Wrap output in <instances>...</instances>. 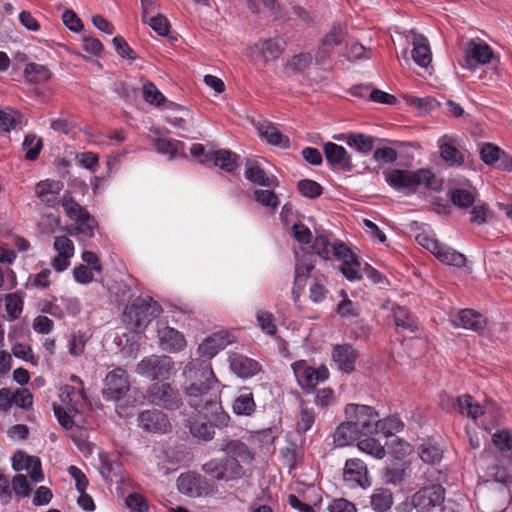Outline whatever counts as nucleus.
<instances>
[{"instance_id": "1a4fd4ad", "label": "nucleus", "mask_w": 512, "mask_h": 512, "mask_svg": "<svg viewBox=\"0 0 512 512\" xmlns=\"http://www.w3.org/2000/svg\"><path fill=\"white\" fill-rule=\"evenodd\" d=\"M129 390L130 382L126 370L117 367L106 375L102 389L105 400L118 402L126 396Z\"/></svg>"}, {"instance_id": "c85d7f7f", "label": "nucleus", "mask_w": 512, "mask_h": 512, "mask_svg": "<svg viewBox=\"0 0 512 512\" xmlns=\"http://www.w3.org/2000/svg\"><path fill=\"white\" fill-rule=\"evenodd\" d=\"M260 136L270 145L279 148H289L290 140L287 136L283 135L281 131L270 122L260 123L258 126Z\"/></svg>"}, {"instance_id": "4c0bfd02", "label": "nucleus", "mask_w": 512, "mask_h": 512, "mask_svg": "<svg viewBox=\"0 0 512 512\" xmlns=\"http://www.w3.org/2000/svg\"><path fill=\"white\" fill-rule=\"evenodd\" d=\"M136 372L151 381L158 379L160 375V356L151 355L144 358L138 363Z\"/></svg>"}, {"instance_id": "f257e3e1", "label": "nucleus", "mask_w": 512, "mask_h": 512, "mask_svg": "<svg viewBox=\"0 0 512 512\" xmlns=\"http://www.w3.org/2000/svg\"><path fill=\"white\" fill-rule=\"evenodd\" d=\"M184 374L190 382L185 386V393L193 409L205 416L222 410L216 389L218 380L210 362L193 359L185 366Z\"/></svg>"}, {"instance_id": "f704fd0d", "label": "nucleus", "mask_w": 512, "mask_h": 512, "mask_svg": "<svg viewBox=\"0 0 512 512\" xmlns=\"http://www.w3.org/2000/svg\"><path fill=\"white\" fill-rule=\"evenodd\" d=\"M434 256L443 264L457 268L464 267L467 261L464 254L442 243Z\"/></svg>"}, {"instance_id": "c756f323", "label": "nucleus", "mask_w": 512, "mask_h": 512, "mask_svg": "<svg viewBox=\"0 0 512 512\" xmlns=\"http://www.w3.org/2000/svg\"><path fill=\"white\" fill-rule=\"evenodd\" d=\"M64 185L61 181L44 180L36 185L35 193L42 202L53 207L57 200V195L63 189Z\"/></svg>"}, {"instance_id": "b1692460", "label": "nucleus", "mask_w": 512, "mask_h": 512, "mask_svg": "<svg viewBox=\"0 0 512 512\" xmlns=\"http://www.w3.org/2000/svg\"><path fill=\"white\" fill-rule=\"evenodd\" d=\"M219 450L224 452L227 457L238 459L240 463L251 464L255 460L254 453L238 439L223 440Z\"/></svg>"}, {"instance_id": "412c9836", "label": "nucleus", "mask_w": 512, "mask_h": 512, "mask_svg": "<svg viewBox=\"0 0 512 512\" xmlns=\"http://www.w3.org/2000/svg\"><path fill=\"white\" fill-rule=\"evenodd\" d=\"M53 247L58 256L53 259L52 267L57 272H62L70 265V258L74 255V244L66 236H57L54 239Z\"/></svg>"}, {"instance_id": "39448f33", "label": "nucleus", "mask_w": 512, "mask_h": 512, "mask_svg": "<svg viewBox=\"0 0 512 512\" xmlns=\"http://www.w3.org/2000/svg\"><path fill=\"white\" fill-rule=\"evenodd\" d=\"M157 302L150 296L137 297L124 309L122 319L128 329L134 332L143 331L156 311Z\"/></svg>"}, {"instance_id": "338daca9", "label": "nucleus", "mask_w": 512, "mask_h": 512, "mask_svg": "<svg viewBox=\"0 0 512 512\" xmlns=\"http://www.w3.org/2000/svg\"><path fill=\"white\" fill-rule=\"evenodd\" d=\"M492 443L500 451L512 450V433L510 430L501 429L492 434Z\"/></svg>"}, {"instance_id": "2eb2a0df", "label": "nucleus", "mask_w": 512, "mask_h": 512, "mask_svg": "<svg viewBox=\"0 0 512 512\" xmlns=\"http://www.w3.org/2000/svg\"><path fill=\"white\" fill-rule=\"evenodd\" d=\"M12 468L19 472L26 470L34 482H41L44 475L41 469V461L36 456H30L22 450H18L12 457Z\"/></svg>"}, {"instance_id": "052dcab7", "label": "nucleus", "mask_w": 512, "mask_h": 512, "mask_svg": "<svg viewBox=\"0 0 512 512\" xmlns=\"http://www.w3.org/2000/svg\"><path fill=\"white\" fill-rule=\"evenodd\" d=\"M162 155H168L169 160L185 157L184 143L178 140L162 138Z\"/></svg>"}, {"instance_id": "7ed1b4c3", "label": "nucleus", "mask_w": 512, "mask_h": 512, "mask_svg": "<svg viewBox=\"0 0 512 512\" xmlns=\"http://www.w3.org/2000/svg\"><path fill=\"white\" fill-rule=\"evenodd\" d=\"M384 175L388 185L396 190L415 191L419 187L436 189L435 175L430 169L421 168L416 171L392 169Z\"/></svg>"}, {"instance_id": "473e14b6", "label": "nucleus", "mask_w": 512, "mask_h": 512, "mask_svg": "<svg viewBox=\"0 0 512 512\" xmlns=\"http://www.w3.org/2000/svg\"><path fill=\"white\" fill-rule=\"evenodd\" d=\"M186 347L184 335L178 330L165 327L162 329V351L179 352Z\"/></svg>"}, {"instance_id": "a878e982", "label": "nucleus", "mask_w": 512, "mask_h": 512, "mask_svg": "<svg viewBox=\"0 0 512 512\" xmlns=\"http://www.w3.org/2000/svg\"><path fill=\"white\" fill-rule=\"evenodd\" d=\"M286 43L281 38H271L258 41L254 44L253 50L257 52L264 62L277 60L284 52Z\"/></svg>"}, {"instance_id": "4d7b16f0", "label": "nucleus", "mask_w": 512, "mask_h": 512, "mask_svg": "<svg viewBox=\"0 0 512 512\" xmlns=\"http://www.w3.org/2000/svg\"><path fill=\"white\" fill-rule=\"evenodd\" d=\"M254 199L262 206L276 210L280 204L279 198L272 190L256 189Z\"/></svg>"}, {"instance_id": "a19ab883", "label": "nucleus", "mask_w": 512, "mask_h": 512, "mask_svg": "<svg viewBox=\"0 0 512 512\" xmlns=\"http://www.w3.org/2000/svg\"><path fill=\"white\" fill-rule=\"evenodd\" d=\"M316 420V413L312 407L308 406V403L301 400L299 403V416L296 424L297 432L306 433L314 425Z\"/></svg>"}, {"instance_id": "13d9d810", "label": "nucleus", "mask_w": 512, "mask_h": 512, "mask_svg": "<svg viewBox=\"0 0 512 512\" xmlns=\"http://www.w3.org/2000/svg\"><path fill=\"white\" fill-rule=\"evenodd\" d=\"M297 188L302 196L310 199L319 197L323 192L322 186L311 179L300 180L297 183Z\"/></svg>"}, {"instance_id": "774afa93", "label": "nucleus", "mask_w": 512, "mask_h": 512, "mask_svg": "<svg viewBox=\"0 0 512 512\" xmlns=\"http://www.w3.org/2000/svg\"><path fill=\"white\" fill-rule=\"evenodd\" d=\"M5 302L6 311L9 317L11 319H17L23 310L22 298L17 293L7 294Z\"/></svg>"}, {"instance_id": "4be33fe9", "label": "nucleus", "mask_w": 512, "mask_h": 512, "mask_svg": "<svg viewBox=\"0 0 512 512\" xmlns=\"http://www.w3.org/2000/svg\"><path fill=\"white\" fill-rule=\"evenodd\" d=\"M232 341L227 333L218 332L203 340L198 347V353L201 357L206 358L208 361L218 354L221 350L225 349Z\"/></svg>"}, {"instance_id": "393cba45", "label": "nucleus", "mask_w": 512, "mask_h": 512, "mask_svg": "<svg viewBox=\"0 0 512 512\" xmlns=\"http://www.w3.org/2000/svg\"><path fill=\"white\" fill-rule=\"evenodd\" d=\"M231 408L237 416H252L256 411L252 389L247 386L239 388L238 395L234 398Z\"/></svg>"}, {"instance_id": "a211bd4d", "label": "nucleus", "mask_w": 512, "mask_h": 512, "mask_svg": "<svg viewBox=\"0 0 512 512\" xmlns=\"http://www.w3.org/2000/svg\"><path fill=\"white\" fill-rule=\"evenodd\" d=\"M162 117L177 128H184L188 119L192 117L191 111L183 105L169 101L162 94Z\"/></svg>"}, {"instance_id": "ea45409f", "label": "nucleus", "mask_w": 512, "mask_h": 512, "mask_svg": "<svg viewBox=\"0 0 512 512\" xmlns=\"http://www.w3.org/2000/svg\"><path fill=\"white\" fill-rule=\"evenodd\" d=\"M370 503L376 512H387L393 505V494L389 489L377 488L370 497Z\"/></svg>"}, {"instance_id": "6e6d98bb", "label": "nucleus", "mask_w": 512, "mask_h": 512, "mask_svg": "<svg viewBox=\"0 0 512 512\" xmlns=\"http://www.w3.org/2000/svg\"><path fill=\"white\" fill-rule=\"evenodd\" d=\"M42 139L36 135H27L23 142V150L26 151L25 158L34 161L38 158L42 149Z\"/></svg>"}, {"instance_id": "864d4df0", "label": "nucleus", "mask_w": 512, "mask_h": 512, "mask_svg": "<svg viewBox=\"0 0 512 512\" xmlns=\"http://www.w3.org/2000/svg\"><path fill=\"white\" fill-rule=\"evenodd\" d=\"M142 5V20L145 24L150 26L158 35H160V14L149 16L155 8L152 0H141Z\"/></svg>"}, {"instance_id": "bb28decb", "label": "nucleus", "mask_w": 512, "mask_h": 512, "mask_svg": "<svg viewBox=\"0 0 512 512\" xmlns=\"http://www.w3.org/2000/svg\"><path fill=\"white\" fill-rule=\"evenodd\" d=\"M245 177L253 184L276 188L279 181L275 176H267L265 171L254 161L246 162Z\"/></svg>"}, {"instance_id": "09e8293b", "label": "nucleus", "mask_w": 512, "mask_h": 512, "mask_svg": "<svg viewBox=\"0 0 512 512\" xmlns=\"http://www.w3.org/2000/svg\"><path fill=\"white\" fill-rule=\"evenodd\" d=\"M364 439L358 440V448L360 451L369 454L377 459L384 458L386 451L383 445H381L376 439L364 436Z\"/></svg>"}, {"instance_id": "9d476101", "label": "nucleus", "mask_w": 512, "mask_h": 512, "mask_svg": "<svg viewBox=\"0 0 512 512\" xmlns=\"http://www.w3.org/2000/svg\"><path fill=\"white\" fill-rule=\"evenodd\" d=\"M348 32L344 25H333L321 39L315 54L317 64H324L334 52V48L346 42Z\"/></svg>"}, {"instance_id": "0e129e2a", "label": "nucleus", "mask_w": 512, "mask_h": 512, "mask_svg": "<svg viewBox=\"0 0 512 512\" xmlns=\"http://www.w3.org/2000/svg\"><path fill=\"white\" fill-rule=\"evenodd\" d=\"M258 326L261 330L268 335H275L277 326L275 324V317L272 313L267 311H258L256 315Z\"/></svg>"}, {"instance_id": "8fccbe9b", "label": "nucleus", "mask_w": 512, "mask_h": 512, "mask_svg": "<svg viewBox=\"0 0 512 512\" xmlns=\"http://www.w3.org/2000/svg\"><path fill=\"white\" fill-rule=\"evenodd\" d=\"M139 422L144 430L158 432L160 430V412L157 409L143 411L139 415Z\"/></svg>"}, {"instance_id": "aec40b11", "label": "nucleus", "mask_w": 512, "mask_h": 512, "mask_svg": "<svg viewBox=\"0 0 512 512\" xmlns=\"http://www.w3.org/2000/svg\"><path fill=\"white\" fill-rule=\"evenodd\" d=\"M231 370L240 378H251L261 371V365L254 359L233 352L229 355Z\"/></svg>"}, {"instance_id": "20e7f679", "label": "nucleus", "mask_w": 512, "mask_h": 512, "mask_svg": "<svg viewBox=\"0 0 512 512\" xmlns=\"http://www.w3.org/2000/svg\"><path fill=\"white\" fill-rule=\"evenodd\" d=\"M62 207L70 220L75 223L66 227L67 234L70 236L82 234L87 238L94 237L95 229L98 226L96 219L90 215L86 208L78 204L68 192L62 199Z\"/></svg>"}, {"instance_id": "58836bf2", "label": "nucleus", "mask_w": 512, "mask_h": 512, "mask_svg": "<svg viewBox=\"0 0 512 512\" xmlns=\"http://www.w3.org/2000/svg\"><path fill=\"white\" fill-rule=\"evenodd\" d=\"M376 138L363 133H352L346 138V143L360 153L369 154L375 144Z\"/></svg>"}, {"instance_id": "0eeeda50", "label": "nucleus", "mask_w": 512, "mask_h": 512, "mask_svg": "<svg viewBox=\"0 0 512 512\" xmlns=\"http://www.w3.org/2000/svg\"><path fill=\"white\" fill-rule=\"evenodd\" d=\"M205 474L217 481H236L243 478L246 471L238 459L223 457L211 459L202 466Z\"/></svg>"}, {"instance_id": "5fc2aeb1", "label": "nucleus", "mask_w": 512, "mask_h": 512, "mask_svg": "<svg viewBox=\"0 0 512 512\" xmlns=\"http://www.w3.org/2000/svg\"><path fill=\"white\" fill-rule=\"evenodd\" d=\"M345 45L346 51L343 52L342 55L346 57L348 60H360L364 58H370V51H367V49L358 41L346 39Z\"/></svg>"}, {"instance_id": "423d86ee", "label": "nucleus", "mask_w": 512, "mask_h": 512, "mask_svg": "<svg viewBox=\"0 0 512 512\" xmlns=\"http://www.w3.org/2000/svg\"><path fill=\"white\" fill-rule=\"evenodd\" d=\"M345 415L361 438L377 433L378 412L373 407L351 403Z\"/></svg>"}, {"instance_id": "e2e57ef3", "label": "nucleus", "mask_w": 512, "mask_h": 512, "mask_svg": "<svg viewBox=\"0 0 512 512\" xmlns=\"http://www.w3.org/2000/svg\"><path fill=\"white\" fill-rule=\"evenodd\" d=\"M312 63V55L308 52L295 54L287 63V67L296 73L305 71Z\"/></svg>"}, {"instance_id": "79ce46f5", "label": "nucleus", "mask_w": 512, "mask_h": 512, "mask_svg": "<svg viewBox=\"0 0 512 512\" xmlns=\"http://www.w3.org/2000/svg\"><path fill=\"white\" fill-rule=\"evenodd\" d=\"M183 406L181 395L170 384H162V409L169 411L178 410Z\"/></svg>"}, {"instance_id": "6e6552de", "label": "nucleus", "mask_w": 512, "mask_h": 512, "mask_svg": "<svg viewBox=\"0 0 512 512\" xmlns=\"http://www.w3.org/2000/svg\"><path fill=\"white\" fill-rule=\"evenodd\" d=\"M291 368L297 383L302 390L312 391L318 384L325 382L329 376V370L325 365L313 367L306 360H298L292 363Z\"/></svg>"}, {"instance_id": "72a5a7b5", "label": "nucleus", "mask_w": 512, "mask_h": 512, "mask_svg": "<svg viewBox=\"0 0 512 512\" xmlns=\"http://www.w3.org/2000/svg\"><path fill=\"white\" fill-rule=\"evenodd\" d=\"M482 161L487 165H493L500 169H509L505 160V153L496 145L485 143L480 150Z\"/></svg>"}, {"instance_id": "603ef678", "label": "nucleus", "mask_w": 512, "mask_h": 512, "mask_svg": "<svg viewBox=\"0 0 512 512\" xmlns=\"http://www.w3.org/2000/svg\"><path fill=\"white\" fill-rule=\"evenodd\" d=\"M21 123L20 113L13 109H0V128L5 132H10Z\"/></svg>"}, {"instance_id": "37998d69", "label": "nucleus", "mask_w": 512, "mask_h": 512, "mask_svg": "<svg viewBox=\"0 0 512 512\" xmlns=\"http://www.w3.org/2000/svg\"><path fill=\"white\" fill-rule=\"evenodd\" d=\"M392 312L396 326L409 330L410 332L417 331V322L407 308L397 306L393 308Z\"/></svg>"}, {"instance_id": "a18cd8bd", "label": "nucleus", "mask_w": 512, "mask_h": 512, "mask_svg": "<svg viewBox=\"0 0 512 512\" xmlns=\"http://www.w3.org/2000/svg\"><path fill=\"white\" fill-rule=\"evenodd\" d=\"M25 78L32 83H44L51 77V73L44 65L29 63L24 69Z\"/></svg>"}, {"instance_id": "6ab92c4d", "label": "nucleus", "mask_w": 512, "mask_h": 512, "mask_svg": "<svg viewBox=\"0 0 512 512\" xmlns=\"http://www.w3.org/2000/svg\"><path fill=\"white\" fill-rule=\"evenodd\" d=\"M239 159L238 154L228 149H219L206 156L203 165H213L227 173H233L239 166Z\"/></svg>"}, {"instance_id": "3c124183", "label": "nucleus", "mask_w": 512, "mask_h": 512, "mask_svg": "<svg viewBox=\"0 0 512 512\" xmlns=\"http://www.w3.org/2000/svg\"><path fill=\"white\" fill-rule=\"evenodd\" d=\"M420 458L430 464H436L442 459V450L430 442L423 443L418 448Z\"/></svg>"}, {"instance_id": "c9c22d12", "label": "nucleus", "mask_w": 512, "mask_h": 512, "mask_svg": "<svg viewBox=\"0 0 512 512\" xmlns=\"http://www.w3.org/2000/svg\"><path fill=\"white\" fill-rule=\"evenodd\" d=\"M334 443L338 447H344L350 445L352 442L359 440L361 437L356 432L352 424L346 419L341 423L333 434Z\"/></svg>"}, {"instance_id": "c03bdc74", "label": "nucleus", "mask_w": 512, "mask_h": 512, "mask_svg": "<svg viewBox=\"0 0 512 512\" xmlns=\"http://www.w3.org/2000/svg\"><path fill=\"white\" fill-rule=\"evenodd\" d=\"M99 459H100L99 471L105 479H108L111 476H117L120 474L121 463L117 456L111 457L107 453H100Z\"/></svg>"}, {"instance_id": "bf43d9fd", "label": "nucleus", "mask_w": 512, "mask_h": 512, "mask_svg": "<svg viewBox=\"0 0 512 512\" xmlns=\"http://www.w3.org/2000/svg\"><path fill=\"white\" fill-rule=\"evenodd\" d=\"M191 434L203 441H210L213 439L215 430L214 427L206 422H193L189 425Z\"/></svg>"}, {"instance_id": "69168bd1", "label": "nucleus", "mask_w": 512, "mask_h": 512, "mask_svg": "<svg viewBox=\"0 0 512 512\" xmlns=\"http://www.w3.org/2000/svg\"><path fill=\"white\" fill-rule=\"evenodd\" d=\"M314 269V264L305 260H299L295 265L294 281L296 286L304 288L305 282L310 275V272Z\"/></svg>"}, {"instance_id": "680f3d73", "label": "nucleus", "mask_w": 512, "mask_h": 512, "mask_svg": "<svg viewBox=\"0 0 512 512\" xmlns=\"http://www.w3.org/2000/svg\"><path fill=\"white\" fill-rule=\"evenodd\" d=\"M344 299L337 305V313L342 318L357 317L360 313V308L357 303L352 302L344 290L341 291Z\"/></svg>"}, {"instance_id": "9b49d317", "label": "nucleus", "mask_w": 512, "mask_h": 512, "mask_svg": "<svg viewBox=\"0 0 512 512\" xmlns=\"http://www.w3.org/2000/svg\"><path fill=\"white\" fill-rule=\"evenodd\" d=\"M464 67L475 70L478 65H486L493 58L492 48L480 39H471L464 46Z\"/></svg>"}, {"instance_id": "f3484780", "label": "nucleus", "mask_w": 512, "mask_h": 512, "mask_svg": "<svg viewBox=\"0 0 512 512\" xmlns=\"http://www.w3.org/2000/svg\"><path fill=\"white\" fill-rule=\"evenodd\" d=\"M438 148L441 159L451 167H460L464 164V154L457 148V139L451 135L439 138Z\"/></svg>"}, {"instance_id": "5701e85b", "label": "nucleus", "mask_w": 512, "mask_h": 512, "mask_svg": "<svg viewBox=\"0 0 512 512\" xmlns=\"http://www.w3.org/2000/svg\"><path fill=\"white\" fill-rule=\"evenodd\" d=\"M411 34L413 35L412 59L418 66L427 68L432 62V52L428 39L415 29L411 30Z\"/></svg>"}, {"instance_id": "ddd939ff", "label": "nucleus", "mask_w": 512, "mask_h": 512, "mask_svg": "<svg viewBox=\"0 0 512 512\" xmlns=\"http://www.w3.org/2000/svg\"><path fill=\"white\" fill-rule=\"evenodd\" d=\"M344 481L352 488H368L371 486V479L368 475L366 464L358 458L346 460L344 471Z\"/></svg>"}, {"instance_id": "f8f14e48", "label": "nucleus", "mask_w": 512, "mask_h": 512, "mask_svg": "<svg viewBox=\"0 0 512 512\" xmlns=\"http://www.w3.org/2000/svg\"><path fill=\"white\" fill-rule=\"evenodd\" d=\"M445 498V489L441 485H432L420 489L413 495L412 503L417 512H431L442 504Z\"/></svg>"}, {"instance_id": "dca6fc26", "label": "nucleus", "mask_w": 512, "mask_h": 512, "mask_svg": "<svg viewBox=\"0 0 512 512\" xmlns=\"http://www.w3.org/2000/svg\"><path fill=\"white\" fill-rule=\"evenodd\" d=\"M359 352L349 343L336 344L332 349V359L337 368L347 374L355 370Z\"/></svg>"}, {"instance_id": "7c9ffc66", "label": "nucleus", "mask_w": 512, "mask_h": 512, "mask_svg": "<svg viewBox=\"0 0 512 512\" xmlns=\"http://www.w3.org/2000/svg\"><path fill=\"white\" fill-rule=\"evenodd\" d=\"M506 462L512 467V451L508 457L501 455L496 459V463L488 466L486 476L495 482L502 484L508 483L511 480V476L508 468L505 466Z\"/></svg>"}, {"instance_id": "e433bc0d", "label": "nucleus", "mask_w": 512, "mask_h": 512, "mask_svg": "<svg viewBox=\"0 0 512 512\" xmlns=\"http://www.w3.org/2000/svg\"><path fill=\"white\" fill-rule=\"evenodd\" d=\"M200 475L195 472L181 474L177 479V488L179 492L188 496L199 495Z\"/></svg>"}, {"instance_id": "2f4dec72", "label": "nucleus", "mask_w": 512, "mask_h": 512, "mask_svg": "<svg viewBox=\"0 0 512 512\" xmlns=\"http://www.w3.org/2000/svg\"><path fill=\"white\" fill-rule=\"evenodd\" d=\"M457 318L461 327L477 333H482L487 326L485 317L472 309L461 310Z\"/></svg>"}, {"instance_id": "de8ad7c7", "label": "nucleus", "mask_w": 512, "mask_h": 512, "mask_svg": "<svg viewBox=\"0 0 512 512\" xmlns=\"http://www.w3.org/2000/svg\"><path fill=\"white\" fill-rule=\"evenodd\" d=\"M477 192L456 188L450 192V199L453 205L459 208H468L475 203Z\"/></svg>"}, {"instance_id": "49530a36", "label": "nucleus", "mask_w": 512, "mask_h": 512, "mask_svg": "<svg viewBox=\"0 0 512 512\" xmlns=\"http://www.w3.org/2000/svg\"><path fill=\"white\" fill-rule=\"evenodd\" d=\"M404 429L403 421L396 415L386 417L382 420L378 418L377 433L384 436H392Z\"/></svg>"}, {"instance_id": "cd10ccee", "label": "nucleus", "mask_w": 512, "mask_h": 512, "mask_svg": "<svg viewBox=\"0 0 512 512\" xmlns=\"http://www.w3.org/2000/svg\"><path fill=\"white\" fill-rule=\"evenodd\" d=\"M455 407L461 415L471 418L475 422L486 413L487 409L468 394L459 396L456 399Z\"/></svg>"}, {"instance_id": "f03ea898", "label": "nucleus", "mask_w": 512, "mask_h": 512, "mask_svg": "<svg viewBox=\"0 0 512 512\" xmlns=\"http://www.w3.org/2000/svg\"><path fill=\"white\" fill-rule=\"evenodd\" d=\"M314 252L324 260L332 258L341 261L340 271L349 281L362 279L361 264L358 257L341 240H331L328 234H317L312 242Z\"/></svg>"}, {"instance_id": "4468645a", "label": "nucleus", "mask_w": 512, "mask_h": 512, "mask_svg": "<svg viewBox=\"0 0 512 512\" xmlns=\"http://www.w3.org/2000/svg\"><path fill=\"white\" fill-rule=\"evenodd\" d=\"M323 152L331 168L343 172H351L353 170L354 165L351 156L343 146L327 142L323 145Z\"/></svg>"}]
</instances>
